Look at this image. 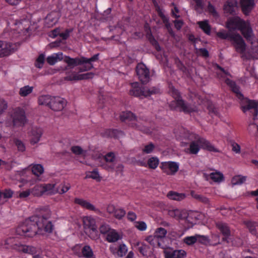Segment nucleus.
Segmentation results:
<instances>
[{"label": "nucleus", "instance_id": "1", "mask_svg": "<svg viewBox=\"0 0 258 258\" xmlns=\"http://www.w3.org/2000/svg\"><path fill=\"white\" fill-rule=\"evenodd\" d=\"M51 212L48 207L40 208L38 213L26 219L17 228L16 232L19 235L25 237H32L38 230H44L51 233L53 229L52 222L48 221Z\"/></svg>", "mask_w": 258, "mask_h": 258}, {"label": "nucleus", "instance_id": "2", "mask_svg": "<svg viewBox=\"0 0 258 258\" xmlns=\"http://www.w3.org/2000/svg\"><path fill=\"white\" fill-rule=\"evenodd\" d=\"M181 138L190 142L189 152L191 154H197L202 148L210 152H218V150L205 138L190 131L182 129Z\"/></svg>", "mask_w": 258, "mask_h": 258}, {"label": "nucleus", "instance_id": "3", "mask_svg": "<svg viewBox=\"0 0 258 258\" xmlns=\"http://www.w3.org/2000/svg\"><path fill=\"white\" fill-rule=\"evenodd\" d=\"M225 83L229 87L231 91L235 94L236 97L240 100V108L243 112L245 113L248 110L253 109V111L252 112L253 119L256 120L258 114V100L245 98L240 91V87L236 84L235 81L226 78L225 80Z\"/></svg>", "mask_w": 258, "mask_h": 258}, {"label": "nucleus", "instance_id": "4", "mask_svg": "<svg viewBox=\"0 0 258 258\" xmlns=\"http://www.w3.org/2000/svg\"><path fill=\"white\" fill-rule=\"evenodd\" d=\"M99 53L94 54L90 58H87L85 56L76 57L72 58L69 56H65L63 61L67 64L65 70L68 68L73 69L74 67L81 66L77 70L79 73L87 72L94 68L92 62H95L99 59Z\"/></svg>", "mask_w": 258, "mask_h": 258}, {"label": "nucleus", "instance_id": "5", "mask_svg": "<svg viewBox=\"0 0 258 258\" xmlns=\"http://www.w3.org/2000/svg\"><path fill=\"white\" fill-rule=\"evenodd\" d=\"M226 27L230 30H239L247 41H250L252 30L248 23L238 17L230 18L226 23Z\"/></svg>", "mask_w": 258, "mask_h": 258}, {"label": "nucleus", "instance_id": "6", "mask_svg": "<svg viewBox=\"0 0 258 258\" xmlns=\"http://www.w3.org/2000/svg\"><path fill=\"white\" fill-rule=\"evenodd\" d=\"M170 93L174 99L169 104L171 109L183 112L185 113H189L195 111L190 104L186 103L181 97L180 92L173 87L170 88Z\"/></svg>", "mask_w": 258, "mask_h": 258}, {"label": "nucleus", "instance_id": "7", "mask_svg": "<svg viewBox=\"0 0 258 258\" xmlns=\"http://www.w3.org/2000/svg\"><path fill=\"white\" fill-rule=\"evenodd\" d=\"M13 240V238L10 237L4 241V244H3V243H1V244H4V246L6 248H9L11 247L18 251L32 254L33 255V258H42L40 254L39 251H38V249L36 247L22 244L19 243L9 245L10 243H11Z\"/></svg>", "mask_w": 258, "mask_h": 258}, {"label": "nucleus", "instance_id": "8", "mask_svg": "<svg viewBox=\"0 0 258 258\" xmlns=\"http://www.w3.org/2000/svg\"><path fill=\"white\" fill-rule=\"evenodd\" d=\"M130 87L129 95L136 97H147L158 92V90L155 88L147 89L142 84L137 82L131 83Z\"/></svg>", "mask_w": 258, "mask_h": 258}, {"label": "nucleus", "instance_id": "9", "mask_svg": "<svg viewBox=\"0 0 258 258\" xmlns=\"http://www.w3.org/2000/svg\"><path fill=\"white\" fill-rule=\"evenodd\" d=\"M83 228L85 233L92 240H97L99 238L95 219L91 216H85L83 218Z\"/></svg>", "mask_w": 258, "mask_h": 258}, {"label": "nucleus", "instance_id": "10", "mask_svg": "<svg viewBox=\"0 0 258 258\" xmlns=\"http://www.w3.org/2000/svg\"><path fill=\"white\" fill-rule=\"evenodd\" d=\"M11 117L13 120V125L15 126H24L27 120L24 110L20 107L16 108L14 110L11 115Z\"/></svg>", "mask_w": 258, "mask_h": 258}, {"label": "nucleus", "instance_id": "11", "mask_svg": "<svg viewBox=\"0 0 258 258\" xmlns=\"http://www.w3.org/2000/svg\"><path fill=\"white\" fill-rule=\"evenodd\" d=\"M121 121L128 124V126L140 130L139 126L136 123L137 117L130 111H122L119 115Z\"/></svg>", "mask_w": 258, "mask_h": 258}, {"label": "nucleus", "instance_id": "12", "mask_svg": "<svg viewBox=\"0 0 258 258\" xmlns=\"http://www.w3.org/2000/svg\"><path fill=\"white\" fill-rule=\"evenodd\" d=\"M216 227L223 236L222 240L229 243L231 240V231L228 224L219 221L216 223Z\"/></svg>", "mask_w": 258, "mask_h": 258}, {"label": "nucleus", "instance_id": "13", "mask_svg": "<svg viewBox=\"0 0 258 258\" xmlns=\"http://www.w3.org/2000/svg\"><path fill=\"white\" fill-rule=\"evenodd\" d=\"M231 37L230 42L235 48L236 51L240 54L244 53L246 49V44L240 34H234Z\"/></svg>", "mask_w": 258, "mask_h": 258}, {"label": "nucleus", "instance_id": "14", "mask_svg": "<svg viewBox=\"0 0 258 258\" xmlns=\"http://www.w3.org/2000/svg\"><path fill=\"white\" fill-rule=\"evenodd\" d=\"M160 168L162 172L168 175H174L179 169V164L174 161L162 162Z\"/></svg>", "mask_w": 258, "mask_h": 258}, {"label": "nucleus", "instance_id": "15", "mask_svg": "<svg viewBox=\"0 0 258 258\" xmlns=\"http://www.w3.org/2000/svg\"><path fill=\"white\" fill-rule=\"evenodd\" d=\"M136 72L139 80L142 84H146L149 81V70L144 64H138L136 67Z\"/></svg>", "mask_w": 258, "mask_h": 258}, {"label": "nucleus", "instance_id": "16", "mask_svg": "<svg viewBox=\"0 0 258 258\" xmlns=\"http://www.w3.org/2000/svg\"><path fill=\"white\" fill-rule=\"evenodd\" d=\"M94 74L91 72L87 73L82 74H78L76 72H71L67 73V76L64 77V80L67 81H78L92 79L94 77Z\"/></svg>", "mask_w": 258, "mask_h": 258}, {"label": "nucleus", "instance_id": "17", "mask_svg": "<svg viewBox=\"0 0 258 258\" xmlns=\"http://www.w3.org/2000/svg\"><path fill=\"white\" fill-rule=\"evenodd\" d=\"M109 250L114 255L123 257L127 251V247L123 243L118 244H113L110 246Z\"/></svg>", "mask_w": 258, "mask_h": 258}, {"label": "nucleus", "instance_id": "18", "mask_svg": "<svg viewBox=\"0 0 258 258\" xmlns=\"http://www.w3.org/2000/svg\"><path fill=\"white\" fill-rule=\"evenodd\" d=\"M66 100L59 97H54L50 108L55 111L62 110L66 105Z\"/></svg>", "mask_w": 258, "mask_h": 258}, {"label": "nucleus", "instance_id": "19", "mask_svg": "<svg viewBox=\"0 0 258 258\" xmlns=\"http://www.w3.org/2000/svg\"><path fill=\"white\" fill-rule=\"evenodd\" d=\"M14 51V47L10 42L0 41V57L10 55Z\"/></svg>", "mask_w": 258, "mask_h": 258}, {"label": "nucleus", "instance_id": "20", "mask_svg": "<svg viewBox=\"0 0 258 258\" xmlns=\"http://www.w3.org/2000/svg\"><path fill=\"white\" fill-rule=\"evenodd\" d=\"M43 131L40 127H32L30 134V143L31 145H35L39 142L42 135Z\"/></svg>", "mask_w": 258, "mask_h": 258}, {"label": "nucleus", "instance_id": "21", "mask_svg": "<svg viewBox=\"0 0 258 258\" xmlns=\"http://www.w3.org/2000/svg\"><path fill=\"white\" fill-rule=\"evenodd\" d=\"M240 4L243 13L247 16L255 6L254 0H240Z\"/></svg>", "mask_w": 258, "mask_h": 258}, {"label": "nucleus", "instance_id": "22", "mask_svg": "<svg viewBox=\"0 0 258 258\" xmlns=\"http://www.w3.org/2000/svg\"><path fill=\"white\" fill-rule=\"evenodd\" d=\"M165 258H183L186 255L184 250L169 249L164 251Z\"/></svg>", "mask_w": 258, "mask_h": 258}, {"label": "nucleus", "instance_id": "23", "mask_svg": "<svg viewBox=\"0 0 258 258\" xmlns=\"http://www.w3.org/2000/svg\"><path fill=\"white\" fill-rule=\"evenodd\" d=\"M108 212L113 213V216L117 219H121L125 215V211L122 208H116L113 205L108 206Z\"/></svg>", "mask_w": 258, "mask_h": 258}, {"label": "nucleus", "instance_id": "24", "mask_svg": "<svg viewBox=\"0 0 258 258\" xmlns=\"http://www.w3.org/2000/svg\"><path fill=\"white\" fill-rule=\"evenodd\" d=\"M124 135V133L122 131L116 129H107L103 134L104 137L115 139L119 138Z\"/></svg>", "mask_w": 258, "mask_h": 258}, {"label": "nucleus", "instance_id": "25", "mask_svg": "<svg viewBox=\"0 0 258 258\" xmlns=\"http://www.w3.org/2000/svg\"><path fill=\"white\" fill-rule=\"evenodd\" d=\"M136 246L139 252L144 256H148L152 252L150 247L143 242H138Z\"/></svg>", "mask_w": 258, "mask_h": 258}, {"label": "nucleus", "instance_id": "26", "mask_svg": "<svg viewBox=\"0 0 258 258\" xmlns=\"http://www.w3.org/2000/svg\"><path fill=\"white\" fill-rule=\"evenodd\" d=\"M63 59V54L62 52H58L53 53L52 55L48 56L46 58L47 62L51 65L53 66L58 61H61Z\"/></svg>", "mask_w": 258, "mask_h": 258}, {"label": "nucleus", "instance_id": "27", "mask_svg": "<svg viewBox=\"0 0 258 258\" xmlns=\"http://www.w3.org/2000/svg\"><path fill=\"white\" fill-rule=\"evenodd\" d=\"M168 215L177 220L183 219L187 217L186 214L182 213L177 209L169 210L168 212Z\"/></svg>", "mask_w": 258, "mask_h": 258}, {"label": "nucleus", "instance_id": "28", "mask_svg": "<svg viewBox=\"0 0 258 258\" xmlns=\"http://www.w3.org/2000/svg\"><path fill=\"white\" fill-rule=\"evenodd\" d=\"M167 197L170 200L181 201L186 198V195L184 193H178L174 191H170L168 192Z\"/></svg>", "mask_w": 258, "mask_h": 258}, {"label": "nucleus", "instance_id": "29", "mask_svg": "<svg viewBox=\"0 0 258 258\" xmlns=\"http://www.w3.org/2000/svg\"><path fill=\"white\" fill-rule=\"evenodd\" d=\"M121 236L114 229H112L106 236V239L108 242H115L121 239Z\"/></svg>", "mask_w": 258, "mask_h": 258}, {"label": "nucleus", "instance_id": "30", "mask_svg": "<svg viewBox=\"0 0 258 258\" xmlns=\"http://www.w3.org/2000/svg\"><path fill=\"white\" fill-rule=\"evenodd\" d=\"M81 253L84 258H96L92 249L89 245H85L82 247Z\"/></svg>", "mask_w": 258, "mask_h": 258}, {"label": "nucleus", "instance_id": "31", "mask_svg": "<svg viewBox=\"0 0 258 258\" xmlns=\"http://www.w3.org/2000/svg\"><path fill=\"white\" fill-rule=\"evenodd\" d=\"M53 97L48 95H41L38 98V103L39 105L48 106L50 108Z\"/></svg>", "mask_w": 258, "mask_h": 258}, {"label": "nucleus", "instance_id": "32", "mask_svg": "<svg viewBox=\"0 0 258 258\" xmlns=\"http://www.w3.org/2000/svg\"><path fill=\"white\" fill-rule=\"evenodd\" d=\"M146 240L153 247H160L162 246V241L154 235L148 236L146 237Z\"/></svg>", "mask_w": 258, "mask_h": 258}, {"label": "nucleus", "instance_id": "33", "mask_svg": "<svg viewBox=\"0 0 258 258\" xmlns=\"http://www.w3.org/2000/svg\"><path fill=\"white\" fill-rule=\"evenodd\" d=\"M74 202L76 204H78L81 206L82 207L85 208L88 210L91 211H94L95 209V207L92 204L83 199L80 198H75Z\"/></svg>", "mask_w": 258, "mask_h": 258}, {"label": "nucleus", "instance_id": "34", "mask_svg": "<svg viewBox=\"0 0 258 258\" xmlns=\"http://www.w3.org/2000/svg\"><path fill=\"white\" fill-rule=\"evenodd\" d=\"M236 3L232 1H228L224 6V10L226 13L233 14L235 12Z\"/></svg>", "mask_w": 258, "mask_h": 258}, {"label": "nucleus", "instance_id": "35", "mask_svg": "<svg viewBox=\"0 0 258 258\" xmlns=\"http://www.w3.org/2000/svg\"><path fill=\"white\" fill-rule=\"evenodd\" d=\"M197 23L205 34L208 35H211V27L207 20L199 21Z\"/></svg>", "mask_w": 258, "mask_h": 258}, {"label": "nucleus", "instance_id": "36", "mask_svg": "<svg viewBox=\"0 0 258 258\" xmlns=\"http://www.w3.org/2000/svg\"><path fill=\"white\" fill-rule=\"evenodd\" d=\"M244 224L248 229L249 232L253 235H256V227L257 225L256 222L250 220H245L243 221Z\"/></svg>", "mask_w": 258, "mask_h": 258}, {"label": "nucleus", "instance_id": "37", "mask_svg": "<svg viewBox=\"0 0 258 258\" xmlns=\"http://www.w3.org/2000/svg\"><path fill=\"white\" fill-rule=\"evenodd\" d=\"M97 158L100 160H104L106 162H112L115 159V155L114 153H108L105 156H103L102 154H99L98 155Z\"/></svg>", "mask_w": 258, "mask_h": 258}, {"label": "nucleus", "instance_id": "38", "mask_svg": "<svg viewBox=\"0 0 258 258\" xmlns=\"http://www.w3.org/2000/svg\"><path fill=\"white\" fill-rule=\"evenodd\" d=\"M43 188L44 187H43L42 184L35 185L30 189L31 192L35 196H41L44 194Z\"/></svg>", "mask_w": 258, "mask_h": 258}, {"label": "nucleus", "instance_id": "39", "mask_svg": "<svg viewBox=\"0 0 258 258\" xmlns=\"http://www.w3.org/2000/svg\"><path fill=\"white\" fill-rule=\"evenodd\" d=\"M147 164L149 168L155 169L159 164V160L157 157H152L148 160Z\"/></svg>", "mask_w": 258, "mask_h": 258}, {"label": "nucleus", "instance_id": "40", "mask_svg": "<svg viewBox=\"0 0 258 258\" xmlns=\"http://www.w3.org/2000/svg\"><path fill=\"white\" fill-rule=\"evenodd\" d=\"M167 230L162 227H159L156 229L154 235L162 241V239L165 237Z\"/></svg>", "mask_w": 258, "mask_h": 258}, {"label": "nucleus", "instance_id": "41", "mask_svg": "<svg viewBox=\"0 0 258 258\" xmlns=\"http://www.w3.org/2000/svg\"><path fill=\"white\" fill-rule=\"evenodd\" d=\"M42 186L44 187V193L47 192L48 194L52 195L57 192L55 188V184H42Z\"/></svg>", "mask_w": 258, "mask_h": 258}, {"label": "nucleus", "instance_id": "42", "mask_svg": "<svg viewBox=\"0 0 258 258\" xmlns=\"http://www.w3.org/2000/svg\"><path fill=\"white\" fill-rule=\"evenodd\" d=\"M190 195L192 198L197 200L201 202L204 204H208L209 202V199L201 195L197 194L195 191L191 190L190 191Z\"/></svg>", "mask_w": 258, "mask_h": 258}, {"label": "nucleus", "instance_id": "43", "mask_svg": "<svg viewBox=\"0 0 258 258\" xmlns=\"http://www.w3.org/2000/svg\"><path fill=\"white\" fill-rule=\"evenodd\" d=\"M147 37L150 43L154 46L155 49L157 51H160V46L159 45L158 41L155 39V38L151 33L150 34H148Z\"/></svg>", "mask_w": 258, "mask_h": 258}, {"label": "nucleus", "instance_id": "44", "mask_svg": "<svg viewBox=\"0 0 258 258\" xmlns=\"http://www.w3.org/2000/svg\"><path fill=\"white\" fill-rule=\"evenodd\" d=\"M44 169L41 164H35L32 167V172L36 176H39L43 173Z\"/></svg>", "mask_w": 258, "mask_h": 258}, {"label": "nucleus", "instance_id": "45", "mask_svg": "<svg viewBox=\"0 0 258 258\" xmlns=\"http://www.w3.org/2000/svg\"><path fill=\"white\" fill-rule=\"evenodd\" d=\"M33 87L28 85L25 86L20 89L19 94L22 97L27 96L33 91Z\"/></svg>", "mask_w": 258, "mask_h": 258}, {"label": "nucleus", "instance_id": "46", "mask_svg": "<svg viewBox=\"0 0 258 258\" xmlns=\"http://www.w3.org/2000/svg\"><path fill=\"white\" fill-rule=\"evenodd\" d=\"M197 242L204 245L211 244V240L208 236L196 234Z\"/></svg>", "mask_w": 258, "mask_h": 258}, {"label": "nucleus", "instance_id": "47", "mask_svg": "<svg viewBox=\"0 0 258 258\" xmlns=\"http://www.w3.org/2000/svg\"><path fill=\"white\" fill-rule=\"evenodd\" d=\"M217 36L222 39H227L229 41L231 40V37H232L234 33H227L224 30L220 31L216 33Z\"/></svg>", "mask_w": 258, "mask_h": 258}, {"label": "nucleus", "instance_id": "48", "mask_svg": "<svg viewBox=\"0 0 258 258\" xmlns=\"http://www.w3.org/2000/svg\"><path fill=\"white\" fill-rule=\"evenodd\" d=\"M71 150L73 153L76 155H85L86 153V151L79 146H72L71 148Z\"/></svg>", "mask_w": 258, "mask_h": 258}, {"label": "nucleus", "instance_id": "49", "mask_svg": "<svg viewBox=\"0 0 258 258\" xmlns=\"http://www.w3.org/2000/svg\"><path fill=\"white\" fill-rule=\"evenodd\" d=\"M71 188V185L69 183H63L59 185L57 188V192L62 194L67 192Z\"/></svg>", "mask_w": 258, "mask_h": 258}, {"label": "nucleus", "instance_id": "50", "mask_svg": "<svg viewBox=\"0 0 258 258\" xmlns=\"http://www.w3.org/2000/svg\"><path fill=\"white\" fill-rule=\"evenodd\" d=\"M215 67L217 69H218L222 72V73H217V75L220 78H225L224 75L230 76L231 77H232L231 75L230 74V73L229 72L225 70L224 68L221 67L218 64L216 63L215 65Z\"/></svg>", "mask_w": 258, "mask_h": 258}, {"label": "nucleus", "instance_id": "51", "mask_svg": "<svg viewBox=\"0 0 258 258\" xmlns=\"http://www.w3.org/2000/svg\"><path fill=\"white\" fill-rule=\"evenodd\" d=\"M155 148V145L152 142H150L148 144L144 146V148L142 149V152L145 154H150L153 152Z\"/></svg>", "mask_w": 258, "mask_h": 258}, {"label": "nucleus", "instance_id": "52", "mask_svg": "<svg viewBox=\"0 0 258 258\" xmlns=\"http://www.w3.org/2000/svg\"><path fill=\"white\" fill-rule=\"evenodd\" d=\"M183 242L188 245H191L197 242L196 234L194 236H186L183 239Z\"/></svg>", "mask_w": 258, "mask_h": 258}, {"label": "nucleus", "instance_id": "53", "mask_svg": "<svg viewBox=\"0 0 258 258\" xmlns=\"http://www.w3.org/2000/svg\"><path fill=\"white\" fill-rule=\"evenodd\" d=\"M210 178L215 182H219L223 180V175L220 172H213L210 174Z\"/></svg>", "mask_w": 258, "mask_h": 258}, {"label": "nucleus", "instance_id": "54", "mask_svg": "<svg viewBox=\"0 0 258 258\" xmlns=\"http://www.w3.org/2000/svg\"><path fill=\"white\" fill-rule=\"evenodd\" d=\"M112 229L106 223H102L99 227L100 232L102 234H107Z\"/></svg>", "mask_w": 258, "mask_h": 258}, {"label": "nucleus", "instance_id": "55", "mask_svg": "<svg viewBox=\"0 0 258 258\" xmlns=\"http://www.w3.org/2000/svg\"><path fill=\"white\" fill-rule=\"evenodd\" d=\"M44 55L43 54H40L36 60L35 67L39 69L42 68L44 62Z\"/></svg>", "mask_w": 258, "mask_h": 258}, {"label": "nucleus", "instance_id": "56", "mask_svg": "<svg viewBox=\"0 0 258 258\" xmlns=\"http://www.w3.org/2000/svg\"><path fill=\"white\" fill-rule=\"evenodd\" d=\"M246 179V176L237 175L233 178L232 181L235 184H240L245 181Z\"/></svg>", "mask_w": 258, "mask_h": 258}, {"label": "nucleus", "instance_id": "57", "mask_svg": "<svg viewBox=\"0 0 258 258\" xmlns=\"http://www.w3.org/2000/svg\"><path fill=\"white\" fill-rule=\"evenodd\" d=\"M153 3H154V7L155 8L156 11L157 12L159 17L161 19H164V20H166V16L164 14L160 7L158 5V4L155 1Z\"/></svg>", "mask_w": 258, "mask_h": 258}, {"label": "nucleus", "instance_id": "58", "mask_svg": "<svg viewBox=\"0 0 258 258\" xmlns=\"http://www.w3.org/2000/svg\"><path fill=\"white\" fill-rule=\"evenodd\" d=\"M14 143L19 151L24 152L25 150L26 147L25 144L21 140L15 139Z\"/></svg>", "mask_w": 258, "mask_h": 258}, {"label": "nucleus", "instance_id": "59", "mask_svg": "<svg viewBox=\"0 0 258 258\" xmlns=\"http://www.w3.org/2000/svg\"><path fill=\"white\" fill-rule=\"evenodd\" d=\"M135 227L140 231H145L147 229V225L144 221L136 222Z\"/></svg>", "mask_w": 258, "mask_h": 258}, {"label": "nucleus", "instance_id": "60", "mask_svg": "<svg viewBox=\"0 0 258 258\" xmlns=\"http://www.w3.org/2000/svg\"><path fill=\"white\" fill-rule=\"evenodd\" d=\"M197 52L200 55L204 57H208L209 53L208 50L205 48H202L197 49Z\"/></svg>", "mask_w": 258, "mask_h": 258}, {"label": "nucleus", "instance_id": "61", "mask_svg": "<svg viewBox=\"0 0 258 258\" xmlns=\"http://www.w3.org/2000/svg\"><path fill=\"white\" fill-rule=\"evenodd\" d=\"M207 9H208V11L209 12V13H210L213 16H214V17L217 16L218 13H217L216 10H215V8L214 7V6L212 5L210 2H209V3H208Z\"/></svg>", "mask_w": 258, "mask_h": 258}, {"label": "nucleus", "instance_id": "62", "mask_svg": "<svg viewBox=\"0 0 258 258\" xmlns=\"http://www.w3.org/2000/svg\"><path fill=\"white\" fill-rule=\"evenodd\" d=\"M231 145L232 147V151L236 153H240V146L239 144L233 141L231 142Z\"/></svg>", "mask_w": 258, "mask_h": 258}, {"label": "nucleus", "instance_id": "63", "mask_svg": "<svg viewBox=\"0 0 258 258\" xmlns=\"http://www.w3.org/2000/svg\"><path fill=\"white\" fill-rule=\"evenodd\" d=\"M7 107V102L4 99H0V114H2Z\"/></svg>", "mask_w": 258, "mask_h": 258}, {"label": "nucleus", "instance_id": "64", "mask_svg": "<svg viewBox=\"0 0 258 258\" xmlns=\"http://www.w3.org/2000/svg\"><path fill=\"white\" fill-rule=\"evenodd\" d=\"M73 31L72 29H67L63 32L60 33L59 36L62 38L63 40H66L70 36V33Z\"/></svg>", "mask_w": 258, "mask_h": 258}]
</instances>
